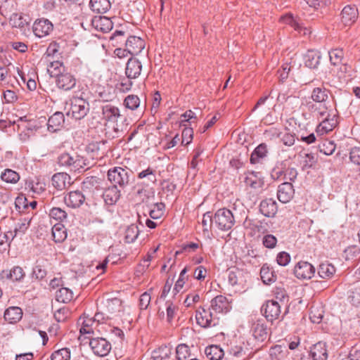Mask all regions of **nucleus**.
Returning <instances> with one entry per match:
<instances>
[{"label": "nucleus", "instance_id": "obj_1", "mask_svg": "<svg viewBox=\"0 0 360 360\" xmlns=\"http://www.w3.org/2000/svg\"><path fill=\"white\" fill-rule=\"evenodd\" d=\"M308 108L310 110L317 112L319 118H323L322 122L317 126L316 132L320 134H328L338 124V112L335 110H321L317 108V105L311 102L307 103Z\"/></svg>", "mask_w": 360, "mask_h": 360}, {"label": "nucleus", "instance_id": "obj_2", "mask_svg": "<svg viewBox=\"0 0 360 360\" xmlns=\"http://www.w3.org/2000/svg\"><path fill=\"white\" fill-rule=\"evenodd\" d=\"M129 174L130 172L126 169L114 167L108 171V180L112 186L124 190L129 184Z\"/></svg>", "mask_w": 360, "mask_h": 360}, {"label": "nucleus", "instance_id": "obj_3", "mask_svg": "<svg viewBox=\"0 0 360 360\" xmlns=\"http://www.w3.org/2000/svg\"><path fill=\"white\" fill-rule=\"evenodd\" d=\"M89 110V103L86 100L80 97H73L70 99V109L67 115L76 120H80L87 115Z\"/></svg>", "mask_w": 360, "mask_h": 360}, {"label": "nucleus", "instance_id": "obj_4", "mask_svg": "<svg viewBox=\"0 0 360 360\" xmlns=\"http://www.w3.org/2000/svg\"><path fill=\"white\" fill-rule=\"evenodd\" d=\"M214 223L221 231L230 230L235 224L232 212L226 208L218 210L214 215Z\"/></svg>", "mask_w": 360, "mask_h": 360}, {"label": "nucleus", "instance_id": "obj_5", "mask_svg": "<svg viewBox=\"0 0 360 360\" xmlns=\"http://www.w3.org/2000/svg\"><path fill=\"white\" fill-rule=\"evenodd\" d=\"M89 346L93 352L99 356H105L111 350V344L103 338H93L90 339Z\"/></svg>", "mask_w": 360, "mask_h": 360}, {"label": "nucleus", "instance_id": "obj_6", "mask_svg": "<svg viewBox=\"0 0 360 360\" xmlns=\"http://www.w3.org/2000/svg\"><path fill=\"white\" fill-rule=\"evenodd\" d=\"M77 83V79L73 75L67 71L57 74L56 77V86L63 91H68L73 89Z\"/></svg>", "mask_w": 360, "mask_h": 360}, {"label": "nucleus", "instance_id": "obj_7", "mask_svg": "<svg viewBox=\"0 0 360 360\" xmlns=\"http://www.w3.org/2000/svg\"><path fill=\"white\" fill-rule=\"evenodd\" d=\"M197 323L205 328H211L218 324V321L212 318V312L204 307H200L195 312Z\"/></svg>", "mask_w": 360, "mask_h": 360}, {"label": "nucleus", "instance_id": "obj_8", "mask_svg": "<svg viewBox=\"0 0 360 360\" xmlns=\"http://www.w3.org/2000/svg\"><path fill=\"white\" fill-rule=\"evenodd\" d=\"M315 273V268L307 262L300 261L294 267V274L300 279H310Z\"/></svg>", "mask_w": 360, "mask_h": 360}, {"label": "nucleus", "instance_id": "obj_9", "mask_svg": "<svg viewBox=\"0 0 360 360\" xmlns=\"http://www.w3.org/2000/svg\"><path fill=\"white\" fill-rule=\"evenodd\" d=\"M330 91L325 87H316L311 94V98L315 103H320L317 108H321V110H328L327 101Z\"/></svg>", "mask_w": 360, "mask_h": 360}, {"label": "nucleus", "instance_id": "obj_10", "mask_svg": "<svg viewBox=\"0 0 360 360\" xmlns=\"http://www.w3.org/2000/svg\"><path fill=\"white\" fill-rule=\"evenodd\" d=\"M262 311L267 319L271 322L278 319L281 314V306L279 303L274 300H268L262 307Z\"/></svg>", "mask_w": 360, "mask_h": 360}, {"label": "nucleus", "instance_id": "obj_11", "mask_svg": "<svg viewBox=\"0 0 360 360\" xmlns=\"http://www.w3.org/2000/svg\"><path fill=\"white\" fill-rule=\"evenodd\" d=\"M142 70L141 62L135 57H131L126 65L125 75L129 79L138 78Z\"/></svg>", "mask_w": 360, "mask_h": 360}, {"label": "nucleus", "instance_id": "obj_12", "mask_svg": "<svg viewBox=\"0 0 360 360\" xmlns=\"http://www.w3.org/2000/svg\"><path fill=\"white\" fill-rule=\"evenodd\" d=\"M130 55L139 54L145 48V41L139 37L129 36L124 44Z\"/></svg>", "mask_w": 360, "mask_h": 360}, {"label": "nucleus", "instance_id": "obj_13", "mask_svg": "<svg viewBox=\"0 0 360 360\" xmlns=\"http://www.w3.org/2000/svg\"><path fill=\"white\" fill-rule=\"evenodd\" d=\"M251 330L254 338L259 342L264 341L269 336V329L264 320H257L254 322Z\"/></svg>", "mask_w": 360, "mask_h": 360}, {"label": "nucleus", "instance_id": "obj_14", "mask_svg": "<svg viewBox=\"0 0 360 360\" xmlns=\"http://www.w3.org/2000/svg\"><path fill=\"white\" fill-rule=\"evenodd\" d=\"M52 30L53 25L47 19H41L35 21L33 25V32L39 38L49 35Z\"/></svg>", "mask_w": 360, "mask_h": 360}, {"label": "nucleus", "instance_id": "obj_15", "mask_svg": "<svg viewBox=\"0 0 360 360\" xmlns=\"http://www.w3.org/2000/svg\"><path fill=\"white\" fill-rule=\"evenodd\" d=\"M293 186L290 182H283L278 186L277 198L283 203L288 202L294 195Z\"/></svg>", "mask_w": 360, "mask_h": 360}, {"label": "nucleus", "instance_id": "obj_16", "mask_svg": "<svg viewBox=\"0 0 360 360\" xmlns=\"http://www.w3.org/2000/svg\"><path fill=\"white\" fill-rule=\"evenodd\" d=\"M25 276L22 267L15 266L11 269L2 270L0 273V279H9L13 281H20Z\"/></svg>", "mask_w": 360, "mask_h": 360}, {"label": "nucleus", "instance_id": "obj_17", "mask_svg": "<svg viewBox=\"0 0 360 360\" xmlns=\"http://www.w3.org/2000/svg\"><path fill=\"white\" fill-rule=\"evenodd\" d=\"M120 188L115 186H110L103 193V198L106 205H113L119 200L121 196Z\"/></svg>", "mask_w": 360, "mask_h": 360}, {"label": "nucleus", "instance_id": "obj_18", "mask_svg": "<svg viewBox=\"0 0 360 360\" xmlns=\"http://www.w3.org/2000/svg\"><path fill=\"white\" fill-rule=\"evenodd\" d=\"M268 153V146L264 143H260L252 153L250 158V163L252 165L263 163L264 160L267 157Z\"/></svg>", "mask_w": 360, "mask_h": 360}, {"label": "nucleus", "instance_id": "obj_19", "mask_svg": "<svg viewBox=\"0 0 360 360\" xmlns=\"http://www.w3.org/2000/svg\"><path fill=\"white\" fill-rule=\"evenodd\" d=\"M358 15L359 11L355 6L347 5L341 12L342 22L345 25H351L356 20Z\"/></svg>", "mask_w": 360, "mask_h": 360}, {"label": "nucleus", "instance_id": "obj_20", "mask_svg": "<svg viewBox=\"0 0 360 360\" xmlns=\"http://www.w3.org/2000/svg\"><path fill=\"white\" fill-rule=\"evenodd\" d=\"M278 211L277 203L272 198H266L261 201L259 212L266 217H274Z\"/></svg>", "mask_w": 360, "mask_h": 360}, {"label": "nucleus", "instance_id": "obj_21", "mask_svg": "<svg viewBox=\"0 0 360 360\" xmlns=\"http://www.w3.org/2000/svg\"><path fill=\"white\" fill-rule=\"evenodd\" d=\"M65 123V116L63 112L57 111L52 115L47 123V129L50 132L60 130Z\"/></svg>", "mask_w": 360, "mask_h": 360}, {"label": "nucleus", "instance_id": "obj_22", "mask_svg": "<svg viewBox=\"0 0 360 360\" xmlns=\"http://www.w3.org/2000/svg\"><path fill=\"white\" fill-rule=\"evenodd\" d=\"M321 58V53L317 50H308L304 56V65L310 69L318 68Z\"/></svg>", "mask_w": 360, "mask_h": 360}, {"label": "nucleus", "instance_id": "obj_23", "mask_svg": "<svg viewBox=\"0 0 360 360\" xmlns=\"http://www.w3.org/2000/svg\"><path fill=\"white\" fill-rule=\"evenodd\" d=\"M51 181L54 188L62 191L70 185V176L65 172H58L52 176Z\"/></svg>", "mask_w": 360, "mask_h": 360}, {"label": "nucleus", "instance_id": "obj_24", "mask_svg": "<svg viewBox=\"0 0 360 360\" xmlns=\"http://www.w3.org/2000/svg\"><path fill=\"white\" fill-rule=\"evenodd\" d=\"M85 200L84 195L79 191H71L64 198L65 204L73 208L79 207Z\"/></svg>", "mask_w": 360, "mask_h": 360}, {"label": "nucleus", "instance_id": "obj_25", "mask_svg": "<svg viewBox=\"0 0 360 360\" xmlns=\"http://www.w3.org/2000/svg\"><path fill=\"white\" fill-rule=\"evenodd\" d=\"M102 115L105 120L111 122H116L121 117L119 108L111 104H106L102 107Z\"/></svg>", "mask_w": 360, "mask_h": 360}, {"label": "nucleus", "instance_id": "obj_26", "mask_svg": "<svg viewBox=\"0 0 360 360\" xmlns=\"http://www.w3.org/2000/svg\"><path fill=\"white\" fill-rule=\"evenodd\" d=\"M310 355L313 360H326L328 358L326 344L319 342L314 345L311 348Z\"/></svg>", "mask_w": 360, "mask_h": 360}, {"label": "nucleus", "instance_id": "obj_27", "mask_svg": "<svg viewBox=\"0 0 360 360\" xmlns=\"http://www.w3.org/2000/svg\"><path fill=\"white\" fill-rule=\"evenodd\" d=\"M101 179L94 176H87L82 184V189L84 192L91 194L100 187Z\"/></svg>", "mask_w": 360, "mask_h": 360}, {"label": "nucleus", "instance_id": "obj_28", "mask_svg": "<svg viewBox=\"0 0 360 360\" xmlns=\"http://www.w3.org/2000/svg\"><path fill=\"white\" fill-rule=\"evenodd\" d=\"M229 307L228 300L223 295H217L211 301V309L217 313L226 312Z\"/></svg>", "mask_w": 360, "mask_h": 360}, {"label": "nucleus", "instance_id": "obj_29", "mask_svg": "<svg viewBox=\"0 0 360 360\" xmlns=\"http://www.w3.org/2000/svg\"><path fill=\"white\" fill-rule=\"evenodd\" d=\"M91 10L96 13H105L110 8L109 0H90Z\"/></svg>", "mask_w": 360, "mask_h": 360}, {"label": "nucleus", "instance_id": "obj_30", "mask_svg": "<svg viewBox=\"0 0 360 360\" xmlns=\"http://www.w3.org/2000/svg\"><path fill=\"white\" fill-rule=\"evenodd\" d=\"M22 316V311L18 307H10L4 312V319L10 323H16Z\"/></svg>", "mask_w": 360, "mask_h": 360}, {"label": "nucleus", "instance_id": "obj_31", "mask_svg": "<svg viewBox=\"0 0 360 360\" xmlns=\"http://www.w3.org/2000/svg\"><path fill=\"white\" fill-rule=\"evenodd\" d=\"M52 236L56 243H62L67 238V232L64 225L57 223L52 227Z\"/></svg>", "mask_w": 360, "mask_h": 360}, {"label": "nucleus", "instance_id": "obj_32", "mask_svg": "<svg viewBox=\"0 0 360 360\" xmlns=\"http://www.w3.org/2000/svg\"><path fill=\"white\" fill-rule=\"evenodd\" d=\"M205 353L210 360H221L224 355L223 349L217 345L207 347Z\"/></svg>", "mask_w": 360, "mask_h": 360}, {"label": "nucleus", "instance_id": "obj_33", "mask_svg": "<svg viewBox=\"0 0 360 360\" xmlns=\"http://www.w3.org/2000/svg\"><path fill=\"white\" fill-rule=\"evenodd\" d=\"M335 273V266L329 263H322L319 265L318 269V274L319 276L324 279H329L332 278Z\"/></svg>", "mask_w": 360, "mask_h": 360}, {"label": "nucleus", "instance_id": "obj_34", "mask_svg": "<svg viewBox=\"0 0 360 360\" xmlns=\"http://www.w3.org/2000/svg\"><path fill=\"white\" fill-rule=\"evenodd\" d=\"M72 298L73 292L68 288L62 287L56 292V300L59 302L68 303Z\"/></svg>", "mask_w": 360, "mask_h": 360}, {"label": "nucleus", "instance_id": "obj_35", "mask_svg": "<svg viewBox=\"0 0 360 360\" xmlns=\"http://www.w3.org/2000/svg\"><path fill=\"white\" fill-rule=\"evenodd\" d=\"M92 23L103 32H108L112 28V21L106 17H100L98 20H93Z\"/></svg>", "mask_w": 360, "mask_h": 360}, {"label": "nucleus", "instance_id": "obj_36", "mask_svg": "<svg viewBox=\"0 0 360 360\" xmlns=\"http://www.w3.org/2000/svg\"><path fill=\"white\" fill-rule=\"evenodd\" d=\"M242 274L243 273L238 269L229 270L228 274L229 283L233 287L241 285L243 281Z\"/></svg>", "mask_w": 360, "mask_h": 360}, {"label": "nucleus", "instance_id": "obj_37", "mask_svg": "<svg viewBox=\"0 0 360 360\" xmlns=\"http://www.w3.org/2000/svg\"><path fill=\"white\" fill-rule=\"evenodd\" d=\"M1 179L9 184H16L20 179V175L11 169H6L1 174Z\"/></svg>", "mask_w": 360, "mask_h": 360}, {"label": "nucleus", "instance_id": "obj_38", "mask_svg": "<svg viewBox=\"0 0 360 360\" xmlns=\"http://www.w3.org/2000/svg\"><path fill=\"white\" fill-rule=\"evenodd\" d=\"M348 301L354 306L360 305V286L354 285L348 292Z\"/></svg>", "mask_w": 360, "mask_h": 360}, {"label": "nucleus", "instance_id": "obj_39", "mask_svg": "<svg viewBox=\"0 0 360 360\" xmlns=\"http://www.w3.org/2000/svg\"><path fill=\"white\" fill-rule=\"evenodd\" d=\"M139 231L137 225L132 224L129 226L125 231V242L131 243L135 241L138 238Z\"/></svg>", "mask_w": 360, "mask_h": 360}, {"label": "nucleus", "instance_id": "obj_40", "mask_svg": "<svg viewBox=\"0 0 360 360\" xmlns=\"http://www.w3.org/2000/svg\"><path fill=\"white\" fill-rule=\"evenodd\" d=\"M281 20L283 22L290 25L295 29V30L300 32L301 30H303L304 34L305 35L307 34V30L306 28H303L302 26L293 18L291 14L283 16Z\"/></svg>", "mask_w": 360, "mask_h": 360}, {"label": "nucleus", "instance_id": "obj_41", "mask_svg": "<svg viewBox=\"0 0 360 360\" xmlns=\"http://www.w3.org/2000/svg\"><path fill=\"white\" fill-rule=\"evenodd\" d=\"M75 155H71L68 153H64L58 156V163L60 166L72 167L74 168Z\"/></svg>", "mask_w": 360, "mask_h": 360}, {"label": "nucleus", "instance_id": "obj_42", "mask_svg": "<svg viewBox=\"0 0 360 360\" xmlns=\"http://www.w3.org/2000/svg\"><path fill=\"white\" fill-rule=\"evenodd\" d=\"M244 182L254 190H262L264 181L262 178H253L252 176H246Z\"/></svg>", "mask_w": 360, "mask_h": 360}, {"label": "nucleus", "instance_id": "obj_43", "mask_svg": "<svg viewBox=\"0 0 360 360\" xmlns=\"http://www.w3.org/2000/svg\"><path fill=\"white\" fill-rule=\"evenodd\" d=\"M329 58L330 63L333 65H338L341 63L344 56L343 50L340 49H335L329 51Z\"/></svg>", "mask_w": 360, "mask_h": 360}, {"label": "nucleus", "instance_id": "obj_44", "mask_svg": "<svg viewBox=\"0 0 360 360\" xmlns=\"http://www.w3.org/2000/svg\"><path fill=\"white\" fill-rule=\"evenodd\" d=\"M188 271V268L184 267L180 272L179 279L176 281L174 287L173 288V292L174 295L177 294L184 287L186 280L188 279V276L186 274Z\"/></svg>", "mask_w": 360, "mask_h": 360}, {"label": "nucleus", "instance_id": "obj_45", "mask_svg": "<svg viewBox=\"0 0 360 360\" xmlns=\"http://www.w3.org/2000/svg\"><path fill=\"white\" fill-rule=\"evenodd\" d=\"M153 206L154 207L149 210V215L153 219H160L164 214L165 205L162 202H156Z\"/></svg>", "mask_w": 360, "mask_h": 360}, {"label": "nucleus", "instance_id": "obj_46", "mask_svg": "<svg viewBox=\"0 0 360 360\" xmlns=\"http://www.w3.org/2000/svg\"><path fill=\"white\" fill-rule=\"evenodd\" d=\"M260 275L263 282L266 284H269L276 281V276L274 275L273 271H271L268 266L264 265L260 270Z\"/></svg>", "mask_w": 360, "mask_h": 360}, {"label": "nucleus", "instance_id": "obj_47", "mask_svg": "<svg viewBox=\"0 0 360 360\" xmlns=\"http://www.w3.org/2000/svg\"><path fill=\"white\" fill-rule=\"evenodd\" d=\"M124 106L131 110H136L140 105V99L136 95H129L124 100Z\"/></svg>", "mask_w": 360, "mask_h": 360}, {"label": "nucleus", "instance_id": "obj_48", "mask_svg": "<svg viewBox=\"0 0 360 360\" xmlns=\"http://www.w3.org/2000/svg\"><path fill=\"white\" fill-rule=\"evenodd\" d=\"M51 360H70V351L68 348H62L52 353L51 356Z\"/></svg>", "mask_w": 360, "mask_h": 360}, {"label": "nucleus", "instance_id": "obj_49", "mask_svg": "<svg viewBox=\"0 0 360 360\" xmlns=\"http://www.w3.org/2000/svg\"><path fill=\"white\" fill-rule=\"evenodd\" d=\"M49 67L53 69V70L48 69L51 77L56 78L58 73L60 74L63 73V71H66L63 63L58 60L50 63Z\"/></svg>", "mask_w": 360, "mask_h": 360}, {"label": "nucleus", "instance_id": "obj_50", "mask_svg": "<svg viewBox=\"0 0 360 360\" xmlns=\"http://www.w3.org/2000/svg\"><path fill=\"white\" fill-rule=\"evenodd\" d=\"M170 352L167 347H160L152 353V360H167L169 358Z\"/></svg>", "mask_w": 360, "mask_h": 360}, {"label": "nucleus", "instance_id": "obj_51", "mask_svg": "<svg viewBox=\"0 0 360 360\" xmlns=\"http://www.w3.org/2000/svg\"><path fill=\"white\" fill-rule=\"evenodd\" d=\"M49 216L51 218L61 222L67 218V213L59 207H53L49 211Z\"/></svg>", "mask_w": 360, "mask_h": 360}, {"label": "nucleus", "instance_id": "obj_52", "mask_svg": "<svg viewBox=\"0 0 360 360\" xmlns=\"http://www.w3.org/2000/svg\"><path fill=\"white\" fill-rule=\"evenodd\" d=\"M177 360H186L190 355L189 347L185 344H180L176 349Z\"/></svg>", "mask_w": 360, "mask_h": 360}, {"label": "nucleus", "instance_id": "obj_53", "mask_svg": "<svg viewBox=\"0 0 360 360\" xmlns=\"http://www.w3.org/2000/svg\"><path fill=\"white\" fill-rule=\"evenodd\" d=\"M10 22L13 27L18 28H23L27 24L23 17L18 13H13L11 15Z\"/></svg>", "mask_w": 360, "mask_h": 360}, {"label": "nucleus", "instance_id": "obj_54", "mask_svg": "<svg viewBox=\"0 0 360 360\" xmlns=\"http://www.w3.org/2000/svg\"><path fill=\"white\" fill-rule=\"evenodd\" d=\"M30 220L31 219L29 218H25L23 219H20V221L16 224L14 230L15 236L18 233L22 234L27 231L30 226Z\"/></svg>", "mask_w": 360, "mask_h": 360}, {"label": "nucleus", "instance_id": "obj_55", "mask_svg": "<svg viewBox=\"0 0 360 360\" xmlns=\"http://www.w3.org/2000/svg\"><path fill=\"white\" fill-rule=\"evenodd\" d=\"M214 223V216H212L210 212H207L203 214L202 225L203 226L204 231H209L211 229L212 224Z\"/></svg>", "mask_w": 360, "mask_h": 360}, {"label": "nucleus", "instance_id": "obj_56", "mask_svg": "<svg viewBox=\"0 0 360 360\" xmlns=\"http://www.w3.org/2000/svg\"><path fill=\"white\" fill-rule=\"evenodd\" d=\"M262 243L266 248L272 249L276 245L277 238L274 235L266 234L263 237Z\"/></svg>", "mask_w": 360, "mask_h": 360}, {"label": "nucleus", "instance_id": "obj_57", "mask_svg": "<svg viewBox=\"0 0 360 360\" xmlns=\"http://www.w3.org/2000/svg\"><path fill=\"white\" fill-rule=\"evenodd\" d=\"M276 262L278 265L285 266L290 262V255L285 251L281 252L276 256Z\"/></svg>", "mask_w": 360, "mask_h": 360}, {"label": "nucleus", "instance_id": "obj_58", "mask_svg": "<svg viewBox=\"0 0 360 360\" xmlns=\"http://www.w3.org/2000/svg\"><path fill=\"white\" fill-rule=\"evenodd\" d=\"M125 32L121 30H116L110 37V40L112 41L113 46L118 45L119 43L124 41Z\"/></svg>", "mask_w": 360, "mask_h": 360}, {"label": "nucleus", "instance_id": "obj_59", "mask_svg": "<svg viewBox=\"0 0 360 360\" xmlns=\"http://www.w3.org/2000/svg\"><path fill=\"white\" fill-rule=\"evenodd\" d=\"M193 131L192 128H185L182 131V141L184 145L189 144L193 139Z\"/></svg>", "mask_w": 360, "mask_h": 360}, {"label": "nucleus", "instance_id": "obj_60", "mask_svg": "<svg viewBox=\"0 0 360 360\" xmlns=\"http://www.w3.org/2000/svg\"><path fill=\"white\" fill-rule=\"evenodd\" d=\"M18 72L19 76L21 77L22 82L24 83H25V82L27 83V86L29 90L34 91L36 89L37 83H36L35 80H34L31 78H29L28 79H27L25 74L20 70H18Z\"/></svg>", "mask_w": 360, "mask_h": 360}, {"label": "nucleus", "instance_id": "obj_61", "mask_svg": "<svg viewBox=\"0 0 360 360\" xmlns=\"http://www.w3.org/2000/svg\"><path fill=\"white\" fill-rule=\"evenodd\" d=\"M349 158L353 163L360 166V148L354 147L352 148Z\"/></svg>", "mask_w": 360, "mask_h": 360}, {"label": "nucleus", "instance_id": "obj_62", "mask_svg": "<svg viewBox=\"0 0 360 360\" xmlns=\"http://www.w3.org/2000/svg\"><path fill=\"white\" fill-rule=\"evenodd\" d=\"M32 276L36 279L41 280L46 276V271L40 265H37L34 267L32 271Z\"/></svg>", "mask_w": 360, "mask_h": 360}, {"label": "nucleus", "instance_id": "obj_63", "mask_svg": "<svg viewBox=\"0 0 360 360\" xmlns=\"http://www.w3.org/2000/svg\"><path fill=\"white\" fill-rule=\"evenodd\" d=\"M121 305V301L120 299L114 298L112 300H108L106 302V307L108 309V311L112 314L115 311V307H120Z\"/></svg>", "mask_w": 360, "mask_h": 360}, {"label": "nucleus", "instance_id": "obj_64", "mask_svg": "<svg viewBox=\"0 0 360 360\" xmlns=\"http://www.w3.org/2000/svg\"><path fill=\"white\" fill-rule=\"evenodd\" d=\"M89 162L87 160L84 159L83 157L76 155L74 165V169H79L80 168H84L85 166H89Z\"/></svg>", "mask_w": 360, "mask_h": 360}]
</instances>
